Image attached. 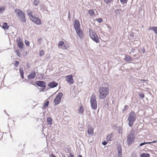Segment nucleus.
Wrapping results in <instances>:
<instances>
[{
  "label": "nucleus",
  "instance_id": "35",
  "mask_svg": "<svg viewBox=\"0 0 157 157\" xmlns=\"http://www.w3.org/2000/svg\"><path fill=\"white\" fill-rule=\"evenodd\" d=\"M19 64V62L17 61H15V63L14 64L15 67H17Z\"/></svg>",
  "mask_w": 157,
  "mask_h": 157
},
{
  "label": "nucleus",
  "instance_id": "15",
  "mask_svg": "<svg viewBox=\"0 0 157 157\" xmlns=\"http://www.w3.org/2000/svg\"><path fill=\"white\" fill-rule=\"evenodd\" d=\"M36 76L35 72L29 74L28 76V79H33Z\"/></svg>",
  "mask_w": 157,
  "mask_h": 157
},
{
  "label": "nucleus",
  "instance_id": "12",
  "mask_svg": "<svg viewBox=\"0 0 157 157\" xmlns=\"http://www.w3.org/2000/svg\"><path fill=\"white\" fill-rule=\"evenodd\" d=\"M31 20L37 25L41 24V22L40 20L35 16H34L33 18H32Z\"/></svg>",
  "mask_w": 157,
  "mask_h": 157
},
{
  "label": "nucleus",
  "instance_id": "46",
  "mask_svg": "<svg viewBox=\"0 0 157 157\" xmlns=\"http://www.w3.org/2000/svg\"><path fill=\"white\" fill-rule=\"evenodd\" d=\"M67 47L64 44L62 48L63 49H67Z\"/></svg>",
  "mask_w": 157,
  "mask_h": 157
},
{
  "label": "nucleus",
  "instance_id": "25",
  "mask_svg": "<svg viewBox=\"0 0 157 157\" xmlns=\"http://www.w3.org/2000/svg\"><path fill=\"white\" fill-rule=\"evenodd\" d=\"M40 2L39 0H34L33 3L34 5L37 6Z\"/></svg>",
  "mask_w": 157,
  "mask_h": 157
},
{
  "label": "nucleus",
  "instance_id": "64",
  "mask_svg": "<svg viewBox=\"0 0 157 157\" xmlns=\"http://www.w3.org/2000/svg\"><path fill=\"white\" fill-rule=\"evenodd\" d=\"M63 157H65V156H63Z\"/></svg>",
  "mask_w": 157,
  "mask_h": 157
},
{
  "label": "nucleus",
  "instance_id": "49",
  "mask_svg": "<svg viewBox=\"0 0 157 157\" xmlns=\"http://www.w3.org/2000/svg\"><path fill=\"white\" fill-rule=\"evenodd\" d=\"M42 9H43L44 10V11H47V12H49V11L48 10L46 9H45L43 7V6H42Z\"/></svg>",
  "mask_w": 157,
  "mask_h": 157
},
{
  "label": "nucleus",
  "instance_id": "56",
  "mask_svg": "<svg viewBox=\"0 0 157 157\" xmlns=\"http://www.w3.org/2000/svg\"><path fill=\"white\" fill-rule=\"evenodd\" d=\"M140 80L142 81H144V82L146 81V80H144V79H141V80Z\"/></svg>",
  "mask_w": 157,
  "mask_h": 157
},
{
  "label": "nucleus",
  "instance_id": "26",
  "mask_svg": "<svg viewBox=\"0 0 157 157\" xmlns=\"http://www.w3.org/2000/svg\"><path fill=\"white\" fill-rule=\"evenodd\" d=\"M89 13L90 14L91 16H93L94 15V11L93 10H90L89 11Z\"/></svg>",
  "mask_w": 157,
  "mask_h": 157
},
{
  "label": "nucleus",
  "instance_id": "4",
  "mask_svg": "<svg viewBox=\"0 0 157 157\" xmlns=\"http://www.w3.org/2000/svg\"><path fill=\"white\" fill-rule=\"evenodd\" d=\"M90 102L92 109L94 110H96L97 107V101L96 95L94 93L91 95Z\"/></svg>",
  "mask_w": 157,
  "mask_h": 157
},
{
  "label": "nucleus",
  "instance_id": "3",
  "mask_svg": "<svg viewBox=\"0 0 157 157\" xmlns=\"http://www.w3.org/2000/svg\"><path fill=\"white\" fill-rule=\"evenodd\" d=\"M136 120V114L135 112L132 111L130 113L128 118V125L132 127L133 125L134 122Z\"/></svg>",
  "mask_w": 157,
  "mask_h": 157
},
{
  "label": "nucleus",
  "instance_id": "52",
  "mask_svg": "<svg viewBox=\"0 0 157 157\" xmlns=\"http://www.w3.org/2000/svg\"><path fill=\"white\" fill-rule=\"evenodd\" d=\"M45 89H44V88H41L40 89V90H41V91H44V90Z\"/></svg>",
  "mask_w": 157,
  "mask_h": 157
},
{
  "label": "nucleus",
  "instance_id": "1",
  "mask_svg": "<svg viewBox=\"0 0 157 157\" xmlns=\"http://www.w3.org/2000/svg\"><path fill=\"white\" fill-rule=\"evenodd\" d=\"M109 91V89L107 87H100L98 90V92L99 93V98L100 99H103L105 98L108 94Z\"/></svg>",
  "mask_w": 157,
  "mask_h": 157
},
{
  "label": "nucleus",
  "instance_id": "28",
  "mask_svg": "<svg viewBox=\"0 0 157 157\" xmlns=\"http://www.w3.org/2000/svg\"><path fill=\"white\" fill-rule=\"evenodd\" d=\"M49 104V101H46L45 103L44 104V105L43 106V108L44 109H45L46 108L48 105Z\"/></svg>",
  "mask_w": 157,
  "mask_h": 157
},
{
  "label": "nucleus",
  "instance_id": "9",
  "mask_svg": "<svg viewBox=\"0 0 157 157\" xmlns=\"http://www.w3.org/2000/svg\"><path fill=\"white\" fill-rule=\"evenodd\" d=\"M73 26L75 30L81 28L80 22L77 19L75 20Z\"/></svg>",
  "mask_w": 157,
  "mask_h": 157
},
{
  "label": "nucleus",
  "instance_id": "19",
  "mask_svg": "<svg viewBox=\"0 0 157 157\" xmlns=\"http://www.w3.org/2000/svg\"><path fill=\"white\" fill-rule=\"evenodd\" d=\"M117 155H122V149L121 146H119L117 147Z\"/></svg>",
  "mask_w": 157,
  "mask_h": 157
},
{
  "label": "nucleus",
  "instance_id": "17",
  "mask_svg": "<svg viewBox=\"0 0 157 157\" xmlns=\"http://www.w3.org/2000/svg\"><path fill=\"white\" fill-rule=\"evenodd\" d=\"M113 139L112 133H111L108 135L106 138V140L107 141H111Z\"/></svg>",
  "mask_w": 157,
  "mask_h": 157
},
{
  "label": "nucleus",
  "instance_id": "5",
  "mask_svg": "<svg viewBox=\"0 0 157 157\" xmlns=\"http://www.w3.org/2000/svg\"><path fill=\"white\" fill-rule=\"evenodd\" d=\"M89 35L90 37L96 43L99 42V38L96 33L92 29H89Z\"/></svg>",
  "mask_w": 157,
  "mask_h": 157
},
{
  "label": "nucleus",
  "instance_id": "22",
  "mask_svg": "<svg viewBox=\"0 0 157 157\" xmlns=\"http://www.w3.org/2000/svg\"><path fill=\"white\" fill-rule=\"evenodd\" d=\"M19 72L20 73V75H21V78L23 79L24 78V72L23 71V70L22 68H20Z\"/></svg>",
  "mask_w": 157,
  "mask_h": 157
},
{
  "label": "nucleus",
  "instance_id": "20",
  "mask_svg": "<svg viewBox=\"0 0 157 157\" xmlns=\"http://www.w3.org/2000/svg\"><path fill=\"white\" fill-rule=\"evenodd\" d=\"M149 29L153 31L157 35V27H151L149 28Z\"/></svg>",
  "mask_w": 157,
  "mask_h": 157
},
{
  "label": "nucleus",
  "instance_id": "29",
  "mask_svg": "<svg viewBox=\"0 0 157 157\" xmlns=\"http://www.w3.org/2000/svg\"><path fill=\"white\" fill-rule=\"evenodd\" d=\"M64 44V42L63 41H60L59 42L58 46L59 47L61 46H63Z\"/></svg>",
  "mask_w": 157,
  "mask_h": 157
},
{
  "label": "nucleus",
  "instance_id": "24",
  "mask_svg": "<svg viewBox=\"0 0 157 157\" xmlns=\"http://www.w3.org/2000/svg\"><path fill=\"white\" fill-rule=\"evenodd\" d=\"M141 157H150V155L148 153H143L140 155Z\"/></svg>",
  "mask_w": 157,
  "mask_h": 157
},
{
  "label": "nucleus",
  "instance_id": "50",
  "mask_svg": "<svg viewBox=\"0 0 157 157\" xmlns=\"http://www.w3.org/2000/svg\"><path fill=\"white\" fill-rule=\"evenodd\" d=\"M135 49H132L131 50V52L132 53H134L135 52Z\"/></svg>",
  "mask_w": 157,
  "mask_h": 157
},
{
  "label": "nucleus",
  "instance_id": "23",
  "mask_svg": "<svg viewBox=\"0 0 157 157\" xmlns=\"http://www.w3.org/2000/svg\"><path fill=\"white\" fill-rule=\"evenodd\" d=\"M84 107L83 106H81L78 110V112L80 114H82L84 112Z\"/></svg>",
  "mask_w": 157,
  "mask_h": 157
},
{
  "label": "nucleus",
  "instance_id": "60",
  "mask_svg": "<svg viewBox=\"0 0 157 157\" xmlns=\"http://www.w3.org/2000/svg\"><path fill=\"white\" fill-rule=\"evenodd\" d=\"M52 157H56V156H55L54 155H53V156Z\"/></svg>",
  "mask_w": 157,
  "mask_h": 157
},
{
  "label": "nucleus",
  "instance_id": "55",
  "mask_svg": "<svg viewBox=\"0 0 157 157\" xmlns=\"http://www.w3.org/2000/svg\"><path fill=\"white\" fill-rule=\"evenodd\" d=\"M90 131L91 132H93V130L92 129H90Z\"/></svg>",
  "mask_w": 157,
  "mask_h": 157
},
{
  "label": "nucleus",
  "instance_id": "53",
  "mask_svg": "<svg viewBox=\"0 0 157 157\" xmlns=\"http://www.w3.org/2000/svg\"><path fill=\"white\" fill-rule=\"evenodd\" d=\"M146 144H150L151 143H152L151 142H145Z\"/></svg>",
  "mask_w": 157,
  "mask_h": 157
},
{
  "label": "nucleus",
  "instance_id": "63",
  "mask_svg": "<svg viewBox=\"0 0 157 157\" xmlns=\"http://www.w3.org/2000/svg\"><path fill=\"white\" fill-rule=\"evenodd\" d=\"M63 157H65V156H63Z\"/></svg>",
  "mask_w": 157,
  "mask_h": 157
},
{
  "label": "nucleus",
  "instance_id": "14",
  "mask_svg": "<svg viewBox=\"0 0 157 157\" xmlns=\"http://www.w3.org/2000/svg\"><path fill=\"white\" fill-rule=\"evenodd\" d=\"M58 83L55 82L53 81L49 83L48 86L51 88H53L56 87L58 85Z\"/></svg>",
  "mask_w": 157,
  "mask_h": 157
},
{
  "label": "nucleus",
  "instance_id": "59",
  "mask_svg": "<svg viewBox=\"0 0 157 157\" xmlns=\"http://www.w3.org/2000/svg\"><path fill=\"white\" fill-rule=\"evenodd\" d=\"M90 132H89V129L88 130V133H89Z\"/></svg>",
  "mask_w": 157,
  "mask_h": 157
},
{
  "label": "nucleus",
  "instance_id": "37",
  "mask_svg": "<svg viewBox=\"0 0 157 157\" xmlns=\"http://www.w3.org/2000/svg\"><path fill=\"white\" fill-rule=\"evenodd\" d=\"M68 157H74V155L71 152H69V153L67 154Z\"/></svg>",
  "mask_w": 157,
  "mask_h": 157
},
{
  "label": "nucleus",
  "instance_id": "58",
  "mask_svg": "<svg viewBox=\"0 0 157 157\" xmlns=\"http://www.w3.org/2000/svg\"><path fill=\"white\" fill-rule=\"evenodd\" d=\"M4 112H5V113H6V110H4Z\"/></svg>",
  "mask_w": 157,
  "mask_h": 157
},
{
  "label": "nucleus",
  "instance_id": "45",
  "mask_svg": "<svg viewBox=\"0 0 157 157\" xmlns=\"http://www.w3.org/2000/svg\"><path fill=\"white\" fill-rule=\"evenodd\" d=\"M146 144L145 142H144V143H141L140 144L139 146H142L145 144Z\"/></svg>",
  "mask_w": 157,
  "mask_h": 157
},
{
  "label": "nucleus",
  "instance_id": "13",
  "mask_svg": "<svg viewBox=\"0 0 157 157\" xmlns=\"http://www.w3.org/2000/svg\"><path fill=\"white\" fill-rule=\"evenodd\" d=\"M66 81L71 84H72L73 83V79L72 75H68L66 77Z\"/></svg>",
  "mask_w": 157,
  "mask_h": 157
},
{
  "label": "nucleus",
  "instance_id": "33",
  "mask_svg": "<svg viewBox=\"0 0 157 157\" xmlns=\"http://www.w3.org/2000/svg\"><path fill=\"white\" fill-rule=\"evenodd\" d=\"M118 132L119 134H122V128L120 127L118 128Z\"/></svg>",
  "mask_w": 157,
  "mask_h": 157
},
{
  "label": "nucleus",
  "instance_id": "41",
  "mask_svg": "<svg viewBox=\"0 0 157 157\" xmlns=\"http://www.w3.org/2000/svg\"><path fill=\"white\" fill-rule=\"evenodd\" d=\"M128 108V106L127 105H125L124 109H123L122 111L123 112L126 110Z\"/></svg>",
  "mask_w": 157,
  "mask_h": 157
},
{
  "label": "nucleus",
  "instance_id": "38",
  "mask_svg": "<svg viewBox=\"0 0 157 157\" xmlns=\"http://www.w3.org/2000/svg\"><path fill=\"white\" fill-rule=\"evenodd\" d=\"M139 96L142 98L144 97V95L143 93H139Z\"/></svg>",
  "mask_w": 157,
  "mask_h": 157
},
{
  "label": "nucleus",
  "instance_id": "11",
  "mask_svg": "<svg viewBox=\"0 0 157 157\" xmlns=\"http://www.w3.org/2000/svg\"><path fill=\"white\" fill-rule=\"evenodd\" d=\"M78 36L81 39L83 36V34L81 28L75 30Z\"/></svg>",
  "mask_w": 157,
  "mask_h": 157
},
{
  "label": "nucleus",
  "instance_id": "10",
  "mask_svg": "<svg viewBox=\"0 0 157 157\" xmlns=\"http://www.w3.org/2000/svg\"><path fill=\"white\" fill-rule=\"evenodd\" d=\"M17 43L18 46L21 49H22L23 47V44L21 39L20 37L17 38Z\"/></svg>",
  "mask_w": 157,
  "mask_h": 157
},
{
  "label": "nucleus",
  "instance_id": "7",
  "mask_svg": "<svg viewBox=\"0 0 157 157\" xmlns=\"http://www.w3.org/2000/svg\"><path fill=\"white\" fill-rule=\"evenodd\" d=\"M63 96V94L62 92L59 93L58 94L54 100V105H56L60 103Z\"/></svg>",
  "mask_w": 157,
  "mask_h": 157
},
{
  "label": "nucleus",
  "instance_id": "2",
  "mask_svg": "<svg viewBox=\"0 0 157 157\" xmlns=\"http://www.w3.org/2000/svg\"><path fill=\"white\" fill-rule=\"evenodd\" d=\"M16 16L20 21L25 23L26 21L25 13L23 11L19 9H16L15 10Z\"/></svg>",
  "mask_w": 157,
  "mask_h": 157
},
{
  "label": "nucleus",
  "instance_id": "6",
  "mask_svg": "<svg viewBox=\"0 0 157 157\" xmlns=\"http://www.w3.org/2000/svg\"><path fill=\"white\" fill-rule=\"evenodd\" d=\"M133 131L131 132L128 135L127 137V142L129 146H130L135 140V135Z\"/></svg>",
  "mask_w": 157,
  "mask_h": 157
},
{
  "label": "nucleus",
  "instance_id": "39",
  "mask_svg": "<svg viewBox=\"0 0 157 157\" xmlns=\"http://www.w3.org/2000/svg\"><path fill=\"white\" fill-rule=\"evenodd\" d=\"M121 10H120L118 9V10H116L114 11V12L116 13L117 14H118L119 13V14H120V11Z\"/></svg>",
  "mask_w": 157,
  "mask_h": 157
},
{
  "label": "nucleus",
  "instance_id": "40",
  "mask_svg": "<svg viewBox=\"0 0 157 157\" xmlns=\"http://www.w3.org/2000/svg\"><path fill=\"white\" fill-rule=\"evenodd\" d=\"M104 2L106 4H109L112 0H103Z\"/></svg>",
  "mask_w": 157,
  "mask_h": 157
},
{
  "label": "nucleus",
  "instance_id": "34",
  "mask_svg": "<svg viewBox=\"0 0 157 157\" xmlns=\"http://www.w3.org/2000/svg\"><path fill=\"white\" fill-rule=\"evenodd\" d=\"M96 20L98 22L100 23L102 21V18H100L98 19H96Z\"/></svg>",
  "mask_w": 157,
  "mask_h": 157
},
{
  "label": "nucleus",
  "instance_id": "30",
  "mask_svg": "<svg viewBox=\"0 0 157 157\" xmlns=\"http://www.w3.org/2000/svg\"><path fill=\"white\" fill-rule=\"evenodd\" d=\"M47 121L51 125L52 124V119L50 117H48L47 118Z\"/></svg>",
  "mask_w": 157,
  "mask_h": 157
},
{
  "label": "nucleus",
  "instance_id": "16",
  "mask_svg": "<svg viewBox=\"0 0 157 157\" xmlns=\"http://www.w3.org/2000/svg\"><path fill=\"white\" fill-rule=\"evenodd\" d=\"M28 15L29 17V18L31 20L35 16L33 15L32 12L30 10H28L27 11Z\"/></svg>",
  "mask_w": 157,
  "mask_h": 157
},
{
  "label": "nucleus",
  "instance_id": "8",
  "mask_svg": "<svg viewBox=\"0 0 157 157\" xmlns=\"http://www.w3.org/2000/svg\"><path fill=\"white\" fill-rule=\"evenodd\" d=\"M36 84L38 86L44 88L45 89L46 87V83L44 81H38L36 82Z\"/></svg>",
  "mask_w": 157,
  "mask_h": 157
},
{
  "label": "nucleus",
  "instance_id": "27",
  "mask_svg": "<svg viewBox=\"0 0 157 157\" xmlns=\"http://www.w3.org/2000/svg\"><path fill=\"white\" fill-rule=\"evenodd\" d=\"M5 10L4 6H2L0 7V14L2 13Z\"/></svg>",
  "mask_w": 157,
  "mask_h": 157
},
{
  "label": "nucleus",
  "instance_id": "51",
  "mask_svg": "<svg viewBox=\"0 0 157 157\" xmlns=\"http://www.w3.org/2000/svg\"><path fill=\"white\" fill-rule=\"evenodd\" d=\"M156 142H157V140H154L151 143H154Z\"/></svg>",
  "mask_w": 157,
  "mask_h": 157
},
{
  "label": "nucleus",
  "instance_id": "57",
  "mask_svg": "<svg viewBox=\"0 0 157 157\" xmlns=\"http://www.w3.org/2000/svg\"><path fill=\"white\" fill-rule=\"evenodd\" d=\"M78 157H82V156L81 155H79L78 156Z\"/></svg>",
  "mask_w": 157,
  "mask_h": 157
},
{
  "label": "nucleus",
  "instance_id": "44",
  "mask_svg": "<svg viewBox=\"0 0 157 157\" xmlns=\"http://www.w3.org/2000/svg\"><path fill=\"white\" fill-rule=\"evenodd\" d=\"M28 82L30 84H32L33 85H34L35 86H36V85L33 83V81H28Z\"/></svg>",
  "mask_w": 157,
  "mask_h": 157
},
{
  "label": "nucleus",
  "instance_id": "62",
  "mask_svg": "<svg viewBox=\"0 0 157 157\" xmlns=\"http://www.w3.org/2000/svg\"><path fill=\"white\" fill-rule=\"evenodd\" d=\"M133 157H137L136 156H133Z\"/></svg>",
  "mask_w": 157,
  "mask_h": 157
},
{
  "label": "nucleus",
  "instance_id": "61",
  "mask_svg": "<svg viewBox=\"0 0 157 157\" xmlns=\"http://www.w3.org/2000/svg\"><path fill=\"white\" fill-rule=\"evenodd\" d=\"M25 80L28 82V81H29L27 79H25Z\"/></svg>",
  "mask_w": 157,
  "mask_h": 157
},
{
  "label": "nucleus",
  "instance_id": "42",
  "mask_svg": "<svg viewBox=\"0 0 157 157\" xmlns=\"http://www.w3.org/2000/svg\"><path fill=\"white\" fill-rule=\"evenodd\" d=\"M25 42L26 45L28 46L29 45V42L27 40H25Z\"/></svg>",
  "mask_w": 157,
  "mask_h": 157
},
{
  "label": "nucleus",
  "instance_id": "54",
  "mask_svg": "<svg viewBox=\"0 0 157 157\" xmlns=\"http://www.w3.org/2000/svg\"><path fill=\"white\" fill-rule=\"evenodd\" d=\"M117 157H122V155H117Z\"/></svg>",
  "mask_w": 157,
  "mask_h": 157
},
{
  "label": "nucleus",
  "instance_id": "31",
  "mask_svg": "<svg viewBox=\"0 0 157 157\" xmlns=\"http://www.w3.org/2000/svg\"><path fill=\"white\" fill-rule=\"evenodd\" d=\"M40 56H44V50H41L39 53Z\"/></svg>",
  "mask_w": 157,
  "mask_h": 157
},
{
  "label": "nucleus",
  "instance_id": "32",
  "mask_svg": "<svg viewBox=\"0 0 157 157\" xmlns=\"http://www.w3.org/2000/svg\"><path fill=\"white\" fill-rule=\"evenodd\" d=\"M16 53L17 55V56L19 57H21V54L19 52V51L18 50H16Z\"/></svg>",
  "mask_w": 157,
  "mask_h": 157
},
{
  "label": "nucleus",
  "instance_id": "18",
  "mask_svg": "<svg viewBox=\"0 0 157 157\" xmlns=\"http://www.w3.org/2000/svg\"><path fill=\"white\" fill-rule=\"evenodd\" d=\"M124 60L127 62H129L132 61V59L130 56L128 55L125 56Z\"/></svg>",
  "mask_w": 157,
  "mask_h": 157
},
{
  "label": "nucleus",
  "instance_id": "47",
  "mask_svg": "<svg viewBox=\"0 0 157 157\" xmlns=\"http://www.w3.org/2000/svg\"><path fill=\"white\" fill-rule=\"evenodd\" d=\"M41 38L37 40V42L40 44L41 42Z\"/></svg>",
  "mask_w": 157,
  "mask_h": 157
},
{
  "label": "nucleus",
  "instance_id": "48",
  "mask_svg": "<svg viewBox=\"0 0 157 157\" xmlns=\"http://www.w3.org/2000/svg\"><path fill=\"white\" fill-rule=\"evenodd\" d=\"M141 51L143 53H144L146 52L145 49L143 48L141 49Z\"/></svg>",
  "mask_w": 157,
  "mask_h": 157
},
{
  "label": "nucleus",
  "instance_id": "21",
  "mask_svg": "<svg viewBox=\"0 0 157 157\" xmlns=\"http://www.w3.org/2000/svg\"><path fill=\"white\" fill-rule=\"evenodd\" d=\"M2 28L4 29H8L9 28V26L8 25V24L6 22L3 23L2 25Z\"/></svg>",
  "mask_w": 157,
  "mask_h": 157
},
{
  "label": "nucleus",
  "instance_id": "43",
  "mask_svg": "<svg viewBox=\"0 0 157 157\" xmlns=\"http://www.w3.org/2000/svg\"><path fill=\"white\" fill-rule=\"evenodd\" d=\"M107 142H106V141L105 140H104L102 143V144L103 145H104V146H105L107 144Z\"/></svg>",
  "mask_w": 157,
  "mask_h": 157
},
{
  "label": "nucleus",
  "instance_id": "36",
  "mask_svg": "<svg viewBox=\"0 0 157 157\" xmlns=\"http://www.w3.org/2000/svg\"><path fill=\"white\" fill-rule=\"evenodd\" d=\"M120 1L122 3L124 4L127 3L128 0H120Z\"/></svg>",
  "mask_w": 157,
  "mask_h": 157
}]
</instances>
